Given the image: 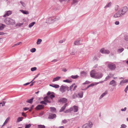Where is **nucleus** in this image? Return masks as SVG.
Here are the masks:
<instances>
[{
	"mask_svg": "<svg viewBox=\"0 0 128 128\" xmlns=\"http://www.w3.org/2000/svg\"><path fill=\"white\" fill-rule=\"evenodd\" d=\"M90 75L92 78L96 79H99L102 77L103 74L101 72L96 73L95 71L93 70L90 72Z\"/></svg>",
	"mask_w": 128,
	"mask_h": 128,
	"instance_id": "obj_1",
	"label": "nucleus"
},
{
	"mask_svg": "<svg viewBox=\"0 0 128 128\" xmlns=\"http://www.w3.org/2000/svg\"><path fill=\"white\" fill-rule=\"evenodd\" d=\"M4 22L8 25H13L15 24V21L14 19L8 18L5 19Z\"/></svg>",
	"mask_w": 128,
	"mask_h": 128,
	"instance_id": "obj_2",
	"label": "nucleus"
},
{
	"mask_svg": "<svg viewBox=\"0 0 128 128\" xmlns=\"http://www.w3.org/2000/svg\"><path fill=\"white\" fill-rule=\"evenodd\" d=\"M78 110V107L77 106H74L70 108L69 109L66 110L64 112L66 113L71 112L73 111L74 112H77Z\"/></svg>",
	"mask_w": 128,
	"mask_h": 128,
	"instance_id": "obj_3",
	"label": "nucleus"
},
{
	"mask_svg": "<svg viewBox=\"0 0 128 128\" xmlns=\"http://www.w3.org/2000/svg\"><path fill=\"white\" fill-rule=\"evenodd\" d=\"M128 9L126 6H125L121 8L119 10V12H120L122 16L124 14L127 12Z\"/></svg>",
	"mask_w": 128,
	"mask_h": 128,
	"instance_id": "obj_4",
	"label": "nucleus"
},
{
	"mask_svg": "<svg viewBox=\"0 0 128 128\" xmlns=\"http://www.w3.org/2000/svg\"><path fill=\"white\" fill-rule=\"evenodd\" d=\"M93 124L91 121H89L88 122L84 124L82 128H91L92 127Z\"/></svg>",
	"mask_w": 128,
	"mask_h": 128,
	"instance_id": "obj_5",
	"label": "nucleus"
},
{
	"mask_svg": "<svg viewBox=\"0 0 128 128\" xmlns=\"http://www.w3.org/2000/svg\"><path fill=\"white\" fill-rule=\"evenodd\" d=\"M68 88L69 87L66 86L62 85L60 86V90L63 93L66 90L68 91Z\"/></svg>",
	"mask_w": 128,
	"mask_h": 128,
	"instance_id": "obj_6",
	"label": "nucleus"
},
{
	"mask_svg": "<svg viewBox=\"0 0 128 128\" xmlns=\"http://www.w3.org/2000/svg\"><path fill=\"white\" fill-rule=\"evenodd\" d=\"M108 68L111 70H114L116 68L115 64L112 63H109L108 65Z\"/></svg>",
	"mask_w": 128,
	"mask_h": 128,
	"instance_id": "obj_7",
	"label": "nucleus"
},
{
	"mask_svg": "<svg viewBox=\"0 0 128 128\" xmlns=\"http://www.w3.org/2000/svg\"><path fill=\"white\" fill-rule=\"evenodd\" d=\"M54 22V18L52 17H50L47 19L46 20V22L49 24L52 23Z\"/></svg>",
	"mask_w": 128,
	"mask_h": 128,
	"instance_id": "obj_8",
	"label": "nucleus"
},
{
	"mask_svg": "<svg viewBox=\"0 0 128 128\" xmlns=\"http://www.w3.org/2000/svg\"><path fill=\"white\" fill-rule=\"evenodd\" d=\"M100 52L102 54H108L110 53V51L108 50H106L104 48H102L100 50Z\"/></svg>",
	"mask_w": 128,
	"mask_h": 128,
	"instance_id": "obj_9",
	"label": "nucleus"
},
{
	"mask_svg": "<svg viewBox=\"0 0 128 128\" xmlns=\"http://www.w3.org/2000/svg\"><path fill=\"white\" fill-rule=\"evenodd\" d=\"M12 13V11L11 10H8L5 12V14L3 16L4 17H6L11 15Z\"/></svg>",
	"mask_w": 128,
	"mask_h": 128,
	"instance_id": "obj_10",
	"label": "nucleus"
},
{
	"mask_svg": "<svg viewBox=\"0 0 128 128\" xmlns=\"http://www.w3.org/2000/svg\"><path fill=\"white\" fill-rule=\"evenodd\" d=\"M48 99H49V98L48 97H46L44 98V100L40 102V103L41 104H44V102L50 103V102L48 100Z\"/></svg>",
	"mask_w": 128,
	"mask_h": 128,
	"instance_id": "obj_11",
	"label": "nucleus"
},
{
	"mask_svg": "<svg viewBox=\"0 0 128 128\" xmlns=\"http://www.w3.org/2000/svg\"><path fill=\"white\" fill-rule=\"evenodd\" d=\"M109 85H112L113 86H116L117 85V83L114 80H111L109 83Z\"/></svg>",
	"mask_w": 128,
	"mask_h": 128,
	"instance_id": "obj_12",
	"label": "nucleus"
},
{
	"mask_svg": "<svg viewBox=\"0 0 128 128\" xmlns=\"http://www.w3.org/2000/svg\"><path fill=\"white\" fill-rule=\"evenodd\" d=\"M47 95L48 96L46 97H49V99H48L49 100L50 98L52 99L53 98L55 97L54 96L53 94H51V92H48L47 93Z\"/></svg>",
	"mask_w": 128,
	"mask_h": 128,
	"instance_id": "obj_13",
	"label": "nucleus"
},
{
	"mask_svg": "<svg viewBox=\"0 0 128 128\" xmlns=\"http://www.w3.org/2000/svg\"><path fill=\"white\" fill-rule=\"evenodd\" d=\"M75 85V84H74L70 86V90L71 91L72 90L74 91L76 90L77 86Z\"/></svg>",
	"mask_w": 128,
	"mask_h": 128,
	"instance_id": "obj_14",
	"label": "nucleus"
},
{
	"mask_svg": "<svg viewBox=\"0 0 128 128\" xmlns=\"http://www.w3.org/2000/svg\"><path fill=\"white\" fill-rule=\"evenodd\" d=\"M128 82V79H125L121 80L120 83L119 85L121 86L124 85V84Z\"/></svg>",
	"mask_w": 128,
	"mask_h": 128,
	"instance_id": "obj_15",
	"label": "nucleus"
},
{
	"mask_svg": "<svg viewBox=\"0 0 128 128\" xmlns=\"http://www.w3.org/2000/svg\"><path fill=\"white\" fill-rule=\"evenodd\" d=\"M108 90H106L105 92L102 93L100 96L99 97V100L101 99L104 97V96L106 95H107L108 94Z\"/></svg>",
	"mask_w": 128,
	"mask_h": 128,
	"instance_id": "obj_16",
	"label": "nucleus"
},
{
	"mask_svg": "<svg viewBox=\"0 0 128 128\" xmlns=\"http://www.w3.org/2000/svg\"><path fill=\"white\" fill-rule=\"evenodd\" d=\"M44 105L40 104L38 105L36 108V110H40L42 109L44 107Z\"/></svg>",
	"mask_w": 128,
	"mask_h": 128,
	"instance_id": "obj_17",
	"label": "nucleus"
},
{
	"mask_svg": "<svg viewBox=\"0 0 128 128\" xmlns=\"http://www.w3.org/2000/svg\"><path fill=\"white\" fill-rule=\"evenodd\" d=\"M122 16L120 12H119V10L118 12L114 14V17L115 18H118Z\"/></svg>",
	"mask_w": 128,
	"mask_h": 128,
	"instance_id": "obj_18",
	"label": "nucleus"
},
{
	"mask_svg": "<svg viewBox=\"0 0 128 128\" xmlns=\"http://www.w3.org/2000/svg\"><path fill=\"white\" fill-rule=\"evenodd\" d=\"M104 82L103 81H100L98 82H95L94 83L92 84H91L89 85V86L90 87L91 86H94V85H96L100 83H102L103 82Z\"/></svg>",
	"mask_w": 128,
	"mask_h": 128,
	"instance_id": "obj_19",
	"label": "nucleus"
},
{
	"mask_svg": "<svg viewBox=\"0 0 128 128\" xmlns=\"http://www.w3.org/2000/svg\"><path fill=\"white\" fill-rule=\"evenodd\" d=\"M59 102H62L66 103L67 101V99L65 98H61L59 100Z\"/></svg>",
	"mask_w": 128,
	"mask_h": 128,
	"instance_id": "obj_20",
	"label": "nucleus"
},
{
	"mask_svg": "<svg viewBox=\"0 0 128 128\" xmlns=\"http://www.w3.org/2000/svg\"><path fill=\"white\" fill-rule=\"evenodd\" d=\"M56 117V114H49L48 118L50 119H52L55 118Z\"/></svg>",
	"mask_w": 128,
	"mask_h": 128,
	"instance_id": "obj_21",
	"label": "nucleus"
},
{
	"mask_svg": "<svg viewBox=\"0 0 128 128\" xmlns=\"http://www.w3.org/2000/svg\"><path fill=\"white\" fill-rule=\"evenodd\" d=\"M80 42L81 40L80 39L76 40L74 42V45L75 46L79 45L81 44Z\"/></svg>",
	"mask_w": 128,
	"mask_h": 128,
	"instance_id": "obj_22",
	"label": "nucleus"
},
{
	"mask_svg": "<svg viewBox=\"0 0 128 128\" xmlns=\"http://www.w3.org/2000/svg\"><path fill=\"white\" fill-rule=\"evenodd\" d=\"M20 11L23 14H29V12L28 11L23 10H20Z\"/></svg>",
	"mask_w": 128,
	"mask_h": 128,
	"instance_id": "obj_23",
	"label": "nucleus"
},
{
	"mask_svg": "<svg viewBox=\"0 0 128 128\" xmlns=\"http://www.w3.org/2000/svg\"><path fill=\"white\" fill-rule=\"evenodd\" d=\"M67 105V103H66L64 106L62 107L61 109L60 110V112H61L63 111L66 108V107Z\"/></svg>",
	"mask_w": 128,
	"mask_h": 128,
	"instance_id": "obj_24",
	"label": "nucleus"
},
{
	"mask_svg": "<svg viewBox=\"0 0 128 128\" xmlns=\"http://www.w3.org/2000/svg\"><path fill=\"white\" fill-rule=\"evenodd\" d=\"M83 92L82 91L78 92V95L79 97L80 98H82L83 96Z\"/></svg>",
	"mask_w": 128,
	"mask_h": 128,
	"instance_id": "obj_25",
	"label": "nucleus"
},
{
	"mask_svg": "<svg viewBox=\"0 0 128 128\" xmlns=\"http://www.w3.org/2000/svg\"><path fill=\"white\" fill-rule=\"evenodd\" d=\"M112 4L111 2H110L108 4H106V5L104 7V8H106L110 7L111 6Z\"/></svg>",
	"mask_w": 128,
	"mask_h": 128,
	"instance_id": "obj_26",
	"label": "nucleus"
},
{
	"mask_svg": "<svg viewBox=\"0 0 128 128\" xmlns=\"http://www.w3.org/2000/svg\"><path fill=\"white\" fill-rule=\"evenodd\" d=\"M61 78L60 76H57L56 77L54 78L52 82H54L55 81H57L58 80L60 79Z\"/></svg>",
	"mask_w": 128,
	"mask_h": 128,
	"instance_id": "obj_27",
	"label": "nucleus"
},
{
	"mask_svg": "<svg viewBox=\"0 0 128 128\" xmlns=\"http://www.w3.org/2000/svg\"><path fill=\"white\" fill-rule=\"evenodd\" d=\"M124 50V49L123 48L118 49L117 50V52L118 53H120L122 52Z\"/></svg>",
	"mask_w": 128,
	"mask_h": 128,
	"instance_id": "obj_28",
	"label": "nucleus"
},
{
	"mask_svg": "<svg viewBox=\"0 0 128 128\" xmlns=\"http://www.w3.org/2000/svg\"><path fill=\"white\" fill-rule=\"evenodd\" d=\"M36 24V22H32L30 24L28 25V27L29 28H31L33 26Z\"/></svg>",
	"mask_w": 128,
	"mask_h": 128,
	"instance_id": "obj_29",
	"label": "nucleus"
},
{
	"mask_svg": "<svg viewBox=\"0 0 128 128\" xmlns=\"http://www.w3.org/2000/svg\"><path fill=\"white\" fill-rule=\"evenodd\" d=\"M34 99V98H32L26 101V102H27L29 103L30 104H32L33 102V100Z\"/></svg>",
	"mask_w": 128,
	"mask_h": 128,
	"instance_id": "obj_30",
	"label": "nucleus"
},
{
	"mask_svg": "<svg viewBox=\"0 0 128 128\" xmlns=\"http://www.w3.org/2000/svg\"><path fill=\"white\" fill-rule=\"evenodd\" d=\"M23 118L22 117H19L17 119V122H18L22 121Z\"/></svg>",
	"mask_w": 128,
	"mask_h": 128,
	"instance_id": "obj_31",
	"label": "nucleus"
},
{
	"mask_svg": "<svg viewBox=\"0 0 128 128\" xmlns=\"http://www.w3.org/2000/svg\"><path fill=\"white\" fill-rule=\"evenodd\" d=\"M5 26V25L3 24H2L0 26V30H3Z\"/></svg>",
	"mask_w": 128,
	"mask_h": 128,
	"instance_id": "obj_32",
	"label": "nucleus"
},
{
	"mask_svg": "<svg viewBox=\"0 0 128 128\" xmlns=\"http://www.w3.org/2000/svg\"><path fill=\"white\" fill-rule=\"evenodd\" d=\"M50 109L51 111L52 112H54L56 111V108L53 107H50Z\"/></svg>",
	"mask_w": 128,
	"mask_h": 128,
	"instance_id": "obj_33",
	"label": "nucleus"
},
{
	"mask_svg": "<svg viewBox=\"0 0 128 128\" xmlns=\"http://www.w3.org/2000/svg\"><path fill=\"white\" fill-rule=\"evenodd\" d=\"M80 74L82 76H86L87 74V73L84 71L82 72Z\"/></svg>",
	"mask_w": 128,
	"mask_h": 128,
	"instance_id": "obj_34",
	"label": "nucleus"
},
{
	"mask_svg": "<svg viewBox=\"0 0 128 128\" xmlns=\"http://www.w3.org/2000/svg\"><path fill=\"white\" fill-rule=\"evenodd\" d=\"M78 96L77 94L76 93H74L73 95L72 96V99H75Z\"/></svg>",
	"mask_w": 128,
	"mask_h": 128,
	"instance_id": "obj_35",
	"label": "nucleus"
},
{
	"mask_svg": "<svg viewBox=\"0 0 128 128\" xmlns=\"http://www.w3.org/2000/svg\"><path fill=\"white\" fill-rule=\"evenodd\" d=\"M38 128H45V126L44 125H38Z\"/></svg>",
	"mask_w": 128,
	"mask_h": 128,
	"instance_id": "obj_36",
	"label": "nucleus"
},
{
	"mask_svg": "<svg viewBox=\"0 0 128 128\" xmlns=\"http://www.w3.org/2000/svg\"><path fill=\"white\" fill-rule=\"evenodd\" d=\"M79 77V76L77 75H72L71 76L72 78L73 79H76L78 78Z\"/></svg>",
	"mask_w": 128,
	"mask_h": 128,
	"instance_id": "obj_37",
	"label": "nucleus"
},
{
	"mask_svg": "<svg viewBox=\"0 0 128 128\" xmlns=\"http://www.w3.org/2000/svg\"><path fill=\"white\" fill-rule=\"evenodd\" d=\"M54 18V22L60 19V18L58 17H53Z\"/></svg>",
	"mask_w": 128,
	"mask_h": 128,
	"instance_id": "obj_38",
	"label": "nucleus"
},
{
	"mask_svg": "<svg viewBox=\"0 0 128 128\" xmlns=\"http://www.w3.org/2000/svg\"><path fill=\"white\" fill-rule=\"evenodd\" d=\"M42 41V40L41 39H38L36 42L37 44H40Z\"/></svg>",
	"mask_w": 128,
	"mask_h": 128,
	"instance_id": "obj_39",
	"label": "nucleus"
},
{
	"mask_svg": "<svg viewBox=\"0 0 128 128\" xmlns=\"http://www.w3.org/2000/svg\"><path fill=\"white\" fill-rule=\"evenodd\" d=\"M63 82H64L70 83L71 82H72V81L70 80H69L68 79H66L65 80H63Z\"/></svg>",
	"mask_w": 128,
	"mask_h": 128,
	"instance_id": "obj_40",
	"label": "nucleus"
},
{
	"mask_svg": "<svg viewBox=\"0 0 128 128\" xmlns=\"http://www.w3.org/2000/svg\"><path fill=\"white\" fill-rule=\"evenodd\" d=\"M52 87L56 88H57L59 87V85L56 84H54L53 85Z\"/></svg>",
	"mask_w": 128,
	"mask_h": 128,
	"instance_id": "obj_41",
	"label": "nucleus"
},
{
	"mask_svg": "<svg viewBox=\"0 0 128 128\" xmlns=\"http://www.w3.org/2000/svg\"><path fill=\"white\" fill-rule=\"evenodd\" d=\"M31 125L30 124H26V125L25 128H29L31 126Z\"/></svg>",
	"mask_w": 128,
	"mask_h": 128,
	"instance_id": "obj_42",
	"label": "nucleus"
},
{
	"mask_svg": "<svg viewBox=\"0 0 128 128\" xmlns=\"http://www.w3.org/2000/svg\"><path fill=\"white\" fill-rule=\"evenodd\" d=\"M36 67H34L33 68H31V70L33 72L36 70Z\"/></svg>",
	"mask_w": 128,
	"mask_h": 128,
	"instance_id": "obj_43",
	"label": "nucleus"
},
{
	"mask_svg": "<svg viewBox=\"0 0 128 128\" xmlns=\"http://www.w3.org/2000/svg\"><path fill=\"white\" fill-rule=\"evenodd\" d=\"M22 43V42H19L17 43L16 44H14L12 46V47H14L16 46H17L18 45H19L20 44Z\"/></svg>",
	"mask_w": 128,
	"mask_h": 128,
	"instance_id": "obj_44",
	"label": "nucleus"
},
{
	"mask_svg": "<svg viewBox=\"0 0 128 128\" xmlns=\"http://www.w3.org/2000/svg\"><path fill=\"white\" fill-rule=\"evenodd\" d=\"M126 127V126L124 124H122L121 126V127L120 128H125Z\"/></svg>",
	"mask_w": 128,
	"mask_h": 128,
	"instance_id": "obj_45",
	"label": "nucleus"
},
{
	"mask_svg": "<svg viewBox=\"0 0 128 128\" xmlns=\"http://www.w3.org/2000/svg\"><path fill=\"white\" fill-rule=\"evenodd\" d=\"M20 3H21L22 5L24 7H25L26 6V4H25L22 1H20Z\"/></svg>",
	"mask_w": 128,
	"mask_h": 128,
	"instance_id": "obj_46",
	"label": "nucleus"
},
{
	"mask_svg": "<svg viewBox=\"0 0 128 128\" xmlns=\"http://www.w3.org/2000/svg\"><path fill=\"white\" fill-rule=\"evenodd\" d=\"M36 49L34 48H32L30 50V52H35L36 51Z\"/></svg>",
	"mask_w": 128,
	"mask_h": 128,
	"instance_id": "obj_47",
	"label": "nucleus"
},
{
	"mask_svg": "<svg viewBox=\"0 0 128 128\" xmlns=\"http://www.w3.org/2000/svg\"><path fill=\"white\" fill-rule=\"evenodd\" d=\"M5 103L6 102L4 101L3 102H0V106H4Z\"/></svg>",
	"mask_w": 128,
	"mask_h": 128,
	"instance_id": "obj_48",
	"label": "nucleus"
},
{
	"mask_svg": "<svg viewBox=\"0 0 128 128\" xmlns=\"http://www.w3.org/2000/svg\"><path fill=\"white\" fill-rule=\"evenodd\" d=\"M78 0H73L72 4H75L78 3Z\"/></svg>",
	"mask_w": 128,
	"mask_h": 128,
	"instance_id": "obj_49",
	"label": "nucleus"
},
{
	"mask_svg": "<svg viewBox=\"0 0 128 128\" xmlns=\"http://www.w3.org/2000/svg\"><path fill=\"white\" fill-rule=\"evenodd\" d=\"M119 6L118 5H116L115 6V10L116 11H117L118 10Z\"/></svg>",
	"mask_w": 128,
	"mask_h": 128,
	"instance_id": "obj_50",
	"label": "nucleus"
},
{
	"mask_svg": "<svg viewBox=\"0 0 128 128\" xmlns=\"http://www.w3.org/2000/svg\"><path fill=\"white\" fill-rule=\"evenodd\" d=\"M10 119V118L9 117H8L5 121V123H7L8 122Z\"/></svg>",
	"mask_w": 128,
	"mask_h": 128,
	"instance_id": "obj_51",
	"label": "nucleus"
},
{
	"mask_svg": "<svg viewBox=\"0 0 128 128\" xmlns=\"http://www.w3.org/2000/svg\"><path fill=\"white\" fill-rule=\"evenodd\" d=\"M110 78L109 76L108 75V76H107L106 78V79L104 81H103L104 82V81H106V80H108V79H110Z\"/></svg>",
	"mask_w": 128,
	"mask_h": 128,
	"instance_id": "obj_52",
	"label": "nucleus"
},
{
	"mask_svg": "<svg viewBox=\"0 0 128 128\" xmlns=\"http://www.w3.org/2000/svg\"><path fill=\"white\" fill-rule=\"evenodd\" d=\"M128 90V85L127 86L126 88L124 90V91L125 92L127 93V91Z\"/></svg>",
	"mask_w": 128,
	"mask_h": 128,
	"instance_id": "obj_53",
	"label": "nucleus"
},
{
	"mask_svg": "<svg viewBox=\"0 0 128 128\" xmlns=\"http://www.w3.org/2000/svg\"><path fill=\"white\" fill-rule=\"evenodd\" d=\"M90 82L89 81H88V80H86L84 82V83L83 84H88L90 83Z\"/></svg>",
	"mask_w": 128,
	"mask_h": 128,
	"instance_id": "obj_54",
	"label": "nucleus"
},
{
	"mask_svg": "<svg viewBox=\"0 0 128 128\" xmlns=\"http://www.w3.org/2000/svg\"><path fill=\"white\" fill-rule=\"evenodd\" d=\"M108 75L111 78L114 76V75L113 74H112L111 73H110Z\"/></svg>",
	"mask_w": 128,
	"mask_h": 128,
	"instance_id": "obj_55",
	"label": "nucleus"
},
{
	"mask_svg": "<svg viewBox=\"0 0 128 128\" xmlns=\"http://www.w3.org/2000/svg\"><path fill=\"white\" fill-rule=\"evenodd\" d=\"M62 122L63 123L65 124L67 122V120H63Z\"/></svg>",
	"mask_w": 128,
	"mask_h": 128,
	"instance_id": "obj_56",
	"label": "nucleus"
},
{
	"mask_svg": "<svg viewBox=\"0 0 128 128\" xmlns=\"http://www.w3.org/2000/svg\"><path fill=\"white\" fill-rule=\"evenodd\" d=\"M126 109V107H125L124 108H122L121 109V110L122 111H125Z\"/></svg>",
	"mask_w": 128,
	"mask_h": 128,
	"instance_id": "obj_57",
	"label": "nucleus"
},
{
	"mask_svg": "<svg viewBox=\"0 0 128 128\" xmlns=\"http://www.w3.org/2000/svg\"><path fill=\"white\" fill-rule=\"evenodd\" d=\"M65 41V40H62L59 41V42L60 43H62Z\"/></svg>",
	"mask_w": 128,
	"mask_h": 128,
	"instance_id": "obj_58",
	"label": "nucleus"
},
{
	"mask_svg": "<svg viewBox=\"0 0 128 128\" xmlns=\"http://www.w3.org/2000/svg\"><path fill=\"white\" fill-rule=\"evenodd\" d=\"M29 108H24V110L25 111H26L29 110Z\"/></svg>",
	"mask_w": 128,
	"mask_h": 128,
	"instance_id": "obj_59",
	"label": "nucleus"
},
{
	"mask_svg": "<svg viewBox=\"0 0 128 128\" xmlns=\"http://www.w3.org/2000/svg\"><path fill=\"white\" fill-rule=\"evenodd\" d=\"M44 114V112H41L40 114L39 115L40 116H42Z\"/></svg>",
	"mask_w": 128,
	"mask_h": 128,
	"instance_id": "obj_60",
	"label": "nucleus"
},
{
	"mask_svg": "<svg viewBox=\"0 0 128 128\" xmlns=\"http://www.w3.org/2000/svg\"><path fill=\"white\" fill-rule=\"evenodd\" d=\"M125 40L126 41H128V36H126L124 38Z\"/></svg>",
	"mask_w": 128,
	"mask_h": 128,
	"instance_id": "obj_61",
	"label": "nucleus"
},
{
	"mask_svg": "<svg viewBox=\"0 0 128 128\" xmlns=\"http://www.w3.org/2000/svg\"><path fill=\"white\" fill-rule=\"evenodd\" d=\"M115 24L116 25H118L119 24V22L118 21H116L115 22Z\"/></svg>",
	"mask_w": 128,
	"mask_h": 128,
	"instance_id": "obj_62",
	"label": "nucleus"
},
{
	"mask_svg": "<svg viewBox=\"0 0 128 128\" xmlns=\"http://www.w3.org/2000/svg\"><path fill=\"white\" fill-rule=\"evenodd\" d=\"M5 34H6V33H5L2 32H0V35H3Z\"/></svg>",
	"mask_w": 128,
	"mask_h": 128,
	"instance_id": "obj_63",
	"label": "nucleus"
},
{
	"mask_svg": "<svg viewBox=\"0 0 128 128\" xmlns=\"http://www.w3.org/2000/svg\"><path fill=\"white\" fill-rule=\"evenodd\" d=\"M75 53V51H73L71 53H70V54L72 55H74Z\"/></svg>",
	"mask_w": 128,
	"mask_h": 128,
	"instance_id": "obj_64",
	"label": "nucleus"
}]
</instances>
